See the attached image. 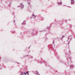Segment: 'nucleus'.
<instances>
[{"label":"nucleus","mask_w":75,"mask_h":75,"mask_svg":"<svg viewBox=\"0 0 75 75\" xmlns=\"http://www.w3.org/2000/svg\"><path fill=\"white\" fill-rule=\"evenodd\" d=\"M32 17H33V18H35V16L34 15V14H33L32 15Z\"/></svg>","instance_id":"1"},{"label":"nucleus","mask_w":75,"mask_h":75,"mask_svg":"<svg viewBox=\"0 0 75 75\" xmlns=\"http://www.w3.org/2000/svg\"><path fill=\"white\" fill-rule=\"evenodd\" d=\"M58 4L59 5H61V4H62V2H58Z\"/></svg>","instance_id":"2"},{"label":"nucleus","mask_w":75,"mask_h":75,"mask_svg":"<svg viewBox=\"0 0 75 75\" xmlns=\"http://www.w3.org/2000/svg\"><path fill=\"white\" fill-rule=\"evenodd\" d=\"M74 0H72L71 1V3H74Z\"/></svg>","instance_id":"3"},{"label":"nucleus","mask_w":75,"mask_h":75,"mask_svg":"<svg viewBox=\"0 0 75 75\" xmlns=\"http://www.w3.org/2000/svg\"><path fill=\"white\" fill-rule=\"evenodd\" d=\"M24 74H25H25H28V71H27V72H26V73H25L24 72Z\"/></svg>","instance_id":"4"},{"label":"nucleus","mask_w":75,"mask_h":75,"mask_svg":"<svg viewBox=\"0 0 75 75\" xmlns=\"http://www.w3.org/2000/svg\"><path fill=\"white\" fill-rule=\"evenodd\" d=\"M37 75H40V74H39L38 73H37Z\"/></svg>","instance_id":"5"},{"label":"nucleus","mask_w":75,"mask_h":75,"mask_svg":"<svg viewBox=\"0 0 75 75\" xmlns=\"http://www.w3.org/2000/svg\"><path fill=\"white\" fill-rule=\"evenodd\" d=\"M23 75V73H21V75Z\"/></svg>","instance_id":"6"},{"label":"nucleus","mask_w":75,"mask_h":75,"mask_svg":"<svg viewBox=\"0 0 75 75\" xmlns=\"http://www.w3.org/2000/svg\"><path fill=\"white\" fill-rule=\"evenodd\" d=\"M22 4V3L21 4H21Z\"/></svg>","instance_id":"7"},{"label":"nucleus","mask_w":75,"mask_h":75,"mask_svg":"<svg viewBox=\"0 0 75 75\" xmlns=\"http://www.w3.org/2000/svg\"><path fill=\"white\" fill-rule=\"evenodd\" d=\"M15 22V21H14V22Z\"/></svg>","instance_id":"8"}]
</instances>
